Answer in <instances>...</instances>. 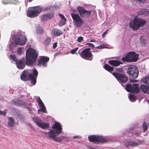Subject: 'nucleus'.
I'll use <instances>...</instances> for the list:
<instances>
[{"mask_svg":"<svg viewBox=\"0 0 149 149\" xmlns=\"http://www.w3.org/2000/svg\"><path fill=\"white\" fill-rule=\"evenodd\" d=\"M53 130H50L47 132H43L45 134V136L48 138H51L55 141H61L60 137L56 138V136L58 135L62 132V128L61 124L58 122L55 121V123L52 126Z\"/></svg>","mask_w":149,"mask_h":149,"instance_id":"nucleus-1","label":"nucleus"},{"mask_svg":"<svg viewBox=\"0 0 149 149\" xmlns=\"http://www.w3.org/2000/svg\"><path fill=\"white\" fill-rule=\"evenodd\" d=\"M13 42L10 40L9 47L10 49H12L15 45H24L27 39L24 35V33L20 31H18L17 33L13 37Z\"/></svg>","mask_w":149,"mask_h":149,"instance_id":"nucleus-2","label":"nucleus"},{"mask_svg":"<svg viewBox=\"0 0 149 149\" xmlns=\"http://www.w3.org/2000/svg\"><path fill=\"white\" fill-rule=\"evenodd\" d=\"M38 54L34 50L29 49L26 52V63L27 65H32L36 61Z\"/></svg>","mask_w":149,"mask_h":149,"instance_id":"nucleus-3","label":"nucleus"},{"mask_svg":"<svg viewBox=\"0 0 149 149\" xmlns=\"http://www.w3.org/2000/svg\"><path fill=\"white\" fill-rule=\"evenodd\" d=\"M146 23V21L144 19L135 17L133 21L130 22L129 26L134 31L137 30L140 27L144 26Z\"/></svg>","mask_w":149,"mask_h":149,"instance_id":"nucleus-4","label":"nucleus"},{"mask_svg":"<svg viewBox=\"0 0 149 149\" xmlns=\"http://www.w3.org/2000/svg\"><path fill=\"white\" fill-rule=\"evenodd\" d=\"M127 72L130 77L134 79L136 78L138 76V68L134 65H128L126 68Z\"/></svg>","mask_w":149,"mask_h":149,"instance_id":"nucleus-5","label":"nucleus"},{"mask_svg":"<svg viewBox=\"0 0 149 149\" xmlns=\"http://www.w3.org/2000/svg\"><path fill=\"white\" fill-rule=\"evenodd\" d=\"M41 10L42 8L40 6L29 8L28 9L27 15L31 18L36 17L41 13Z\"/></svg>","mask_w":149,"mask_h":149,"instance_id":"nucleus-6","label":"nucleus"},{"mask_svg":"<svg viewBox=\"0 0 149 149\" xmlns=\"http://www.w3.org/2000/svg\"><path fill=\"white\" fill-rule=\"evenodd\" d=\"M71 16L73 20L74 25L75 26L79 27L82 26L83 21L77 13H72Z\"/></svg>","mask_w":149,"mask_h":149,"instance_id":"nucleus-7","label":"nucleus"},{"mask_svg":"<svg viewBox=\"0 0 149 149\" xmlns=\"http://www.w3.org/2000/svg\"><path fill=\"white\" fill-rule=\"evenodd\" d=\"M33 120L36 125L42 129H47L49 127V123L43 122L39 118L34 117Z\"/></svg>","mask_w":149,"mask_h":149,"instance_id":"nucleus-8","label":"nucleus"},{"mask_svg":"<svg viewBox=\"0 0 149 149\" xmlns=\"http://www.w3.org/2000/svg\"><path fill=\"white\" fill-rule=\"evenodd\" d=\"M77 10L80 16L82 18H88L91 12V11L86 10L83 7L81 6L77 7Z\"/></svg>","mask_w":149,"mask_h":149,"instance_id":"nucleus-9","label":"nucleus"},{"mask_svg":"<svg viewBox=\"0 0 149 149\" xmlns=\"http://www.w3.org/2000/svg\"><path fill=\"white\" fill-rule=\"evenodd\" d=\"M89 140L91 142H99L101 143H105L107 141L102 136L97 135H92L88 136Z\"/></svg>","mask_w":149,"mask_h":149,"instance_id":"nucleus-10","label":"nucleus"},{"mask_svg":"<svg viewBox=\"0 0 149 149\" xmlns=\"http://www.w3.org/2000/svg\"><path fill=\"white\" fill-rule=\"evenodd\" d=\"M142 141L140 140H137L134 141L131 140H125L123 143V144L127 147L130 146L133 147L137 146L141 144Z\"/></svg>","mask_w":149,"mask_h":149,"instance_id":"nucleus-11","label":"nucleus"},{"mask_svg":"<svg viewBox=\"0 0 149 149\" xmlns=\"http://www.w3.org/2000/svg\"><path fill=\"white\" fill-rule=\"evenodd\" d=\"M81 57L84 59L92 60L93 59V55L90 51H87L86 49H84L80 54Z\"/></svg>","mask_w":149,"mask_h":149,"instance_id":"nucleus-12","label":"nucleus"},{"mask_svg":"<svg viewBox=\"0 0 149 149\" xmlns=\"http://www.w3.org/2000/svg\"><path fill=\"white\" fill-rule=\"evenodd\" d=\"M113 74L119 81H120L122 83H125L128 80L127 77L122 74L115 72L113 73Z\"/></svg>","mask_w":149,"mask_h":149,"instance_id":"nucleus-13","label":"nucleus"},{"mask_svg":"<svg viewBox=\"0 0 149 149\" xmlns=\"http://www.w3.org/2000/svg\"><path fill=\"white\" fill-rule=\"evenodd\" d=\"M49 57L42 56L41 57L38 61V65L39 66H42L44 67H45L47 66V63L49 61Z\"/></svg>","mask_w":149,"mask_h":149,"instance_id":"nucleus-14","label":"nucleus"},{"mask_svg":"<svg viewBox=\"0 0 149 149\" xmlns=\"http://www.w3.org/2000/svg\"><path fill=\"white\" fill-rule=\"evenodd\" d=\"M127 54L130 62H135L138 59L139 55L134 52H129Z\"/></svg>","mask_w":149,"mask_h":149,"instance_id":"nucleus-15","label":"nucleus"},{"mask_svg":"<svg viewBox=\"0 0 149 149\" xmlns=\"http://www.w3.org/2000/svg\"><path fill=\"white\" fill-rule=\"evenodd\" d=\"M38 74V72L36 68L33 70L32 74L29 79L31 80V83L33 85H35L36 83V79Z\"/></svg>","mask_w":149,"mask_h":149,"instance_id":"nucleus-16","label":"nucleus"},{"mask_svg":"<svg viewBox=\"0 0 149 149\" xmlns=\"http://www.w3.org/2000/svg\"><path fill=\"white\" fill-rule=\"evenodd\" d=\"M36 101L38 102V105L40 107V109L38 110V111H41L43 112L46 113V110L45 106L40 99V97H38L36 99Z\"/></svg>","mask_w":149,"mask_h":149,"instance_id":"nucleus-17","label":"nucleus"},{"mask_svg":"<svg viewBox=\"0 0 149 149\" xmlns=\"http://www.w3.org/2000/svg\"><path fill=\"white\" fill-rule=\"evenodd\" d=\"M54 16L53 13H45L41 16V20L42 22L45 21L52 18Z\"/></svg>","mask_w":149,"mask_h":149,"instance_id":"nucleus-18","label":"nucleus"},{"mask_svg":"<svg viewBox=\"0 0 149 149\" xmlns=\"http://www.w3.org/2000/svg\"><path fill=\"white\" fill-rule=\"evenodd\" d=\"M32 74H30L27 71H24L20 76L21 79L24 81H26L29 79Z\"/></svg>","mask_w":149,"mask_h":149,"instance_id":"nucleus-19","label":"nucleus"},{"mask_svg":"<svg viewBox=\"0 0 149 149\" xmlns=\"http://www.w3.org/2000/svg\"><path fill=\"white\" fill-rule=\"evenodd\" d=\"M16 64L17 68L21 69H23L25 66L24 58H22V59H18L16 62Z\"/></svg>","mask_w":149,"mask_h":149,"instance_id":"nucleus-20","label":"nucleus"},{"mask_svg":"<svg viewBox=\"0 0 149 149\" xmlns=\"http://www.w3.org/2000/svg\"><path fill=\"white\" fill-rule=\"evenodd\" d=\"M12 103L14 105L25 107H26V102L21 101L19 100L15 99L12 101Z\"/></svg>","mask_w":149,"mask_h":149,"instance_id":"nucleus-21","label":"nucleus"},{"mask_svg":"<svg viewBox=\"0 0 149 149\" xmlns=\"http://www.w3.org/2000/svg\"><path fill=\"white\" fill-rule=\"evenodd\" d=\"M63 34V32L61 30L53 29L51 31V34L55 36H59Z\"/></svg>","mask_w":149,"mask_h":149,"instance_id":"nucleus-22","label":"nucleus"},{"mask_svg":"<svg viewBox=\"0 0 149 149\" xmlns=\"http://www.w3.org/2000/svg\"><path fill=\"white\" fill-rule=\"evenodd\" d=\"M140 91L139 85L136 84H133L132 90V93H138Z\"/></svg>","mask_w":149,"mask_h":149,"instance_id":"nucleus-23","label":"nucleus"},{"mask_svg":"<svg viewBox=\"0 0 149 149\" xmlns=\"http://www.w3.org/2000/svg\"><path fill=\"white\" fill-rule=\"evenodd\" d=\"M109 63L111 65H112L114 66H117L119 65L122 63L118 61L112 60L109 61Z\"/></svg>","mask_w":149,"mask_h":149,"instance_id":"nucleus-24","label":"nucleus"},{"mask_svg":"<svg viewBox=\"0 0 149 149\" xmlns=\"http://www.w3.org/2000/svg\"><path fill=\"white\" fill-rule=\"evenodd\" d=\"M149 12L146 9H142L138 11L137 14L138 15H146L149 14Z\"/></svg>","mask_w":149,"mask_h":149,"instance_id":"nucleus-25","label":"nucleus"},{"mask_svg":"<svg viewBox=\"0 0 149 149\" xmlns=\"http://www.w3.org/2000/svg\"><path fill=\"white\" fill-rule=\"evenodd\" d=\"M58 8V6L56 5H53V6L49 5L47 6L44 8L45 10H56Z\"/></svg>","mask_w":149,"mask_h":149,"instance_id":"nucleus-26","label":"nucleus"},{"mask_svg":"<svg viewBox=\"0 0 149 149\" xmlns=\"http://www.w3.org/2000/svg\"><path fill=\"white\" fill-rule=\"evenodd\" d=\"M15 125V120L12 117H9L8 118V125L10 127H12Z\"/></svg>","mask_w":149,"mask_h":149,"instance_id":"nucleus-27","label":"nucleus"},{"mask_svg":"<svg viewBox=\"0 0 149 149\" xmlns=\"http://www.w3.org/2000/svg\"><path fill=\"white\" fill-rule=\"evenodd\" d=\"M140 89L141 91L145 93H147L149 91V86H146L145 85H141Z\"/></svg>","mask_w":149,"mask_h":149,"instance_id":"nucleus-28","label":"nucleus"},{"mask_svg":"<svg viewBox=\"0 0 149 149\" xmlns=\"http://www.w3.org/2000/svg\"><path fill=\"white\" fill-rule=\"evenodd\" d=\"M104 68L107 70L111 72L113 70V68L112 67L107 64H105L103 66Z\"/></svg>","mask_w":149,"mask_h":149,"instance_id":"nucleus-29","label":"nucleus"},{"mask_svg":"<svg viewBox=\"0 0 149 149\" xmlns=\"http://www.w3.org/2000/svg\"><path fill=\"white\" fill-rule=\"evenodd\" d=\"M142 82L147 85L149 86V77L146 76L142 80Z\"/></svg>","mask_w":149,"mask_h":149,"instance_id":"nucleus-30","label":"nucleus"},{"mask_svg":"<svg viewBox=\"0 0 149 149\" xmlns=\"http://www.w3.org/2000/svg\"><path fill=\"white\" fill-rule=\"evenodd\" d=\"M132 86L131 84H127L125 88L126 90L129 92H131Z\"/></svg>","mask_w":149,"mask_h":149,"instance_id":"nucleus-31","label":"nucleus"},{"mask_svg":"<svg viewBox=\"0 0 149 149\" xmlns=\"http://www.w3.org/2000/svg\"><path fill=\"white\" fill-rule=\"evenodd\" d=\"M128 97L130 100L131 102H134L136 100V97L134 95L129 94Z\"/></svg>","mask_w":149,"mask_h":149,"instance_id":"nucleus-32","label":"nucleus"},{"mask_svg":"<svg viewBox=\"0 0 149 149\" xmlns=\"http://www.w3.org/2000/svg\"><path fill=\"white\" fill-rule=\"evenodd\" d=\"M36 31L37 33L40 34H42L44 32L43 30L42 29V28L39 25L37 26Z\"/></svg>","mask_w":149,"mask_h":149,"instance_id":"nucleus-33","label":"nucleus"},{"mask_svg":"<svg viewBox=\"0 0 149 149\" xmlns=\"http://www.w3.org/2000/svg\"><path fill=\"white\" fill-rule=\"evenodd\" d=\"M140 42L141 45L142 46H145L146 42V40L144 37L141 36L140 37Z\"/></svg>","mask_w":149,"mask_h":149,"instance_id":"nucleus-34","label":"nucleus"},{"mask_svg":"<svg viewBox=\"0 0 149 149\" xmlns=\"http://www.w3.org/2000/svg\"><path fill=\"white\" fill-rule=\"evenodd\" d=\"M23 51H24V49L22 47H19L17 49V54L19 55L22 54Z\"/></svg>","mask_w":149,"mask_h":149,"instance_id":"nucleus-35","label":"nucleus"},{"mask_svg":"<svg viewBox=\"0 0 149 149\" xmlns=\"http://www.w3.org/2000/svg\"><path fill=\"white\" fill-rule=\"evenodd\" d=\"M142 126L143 130V132L146 131L148 129V127L146 124L145 122H144L142 124Z\"/></svg>","mask_w":149,"mask_h":149,"instance_id":"nucleus-36","label":"nucleus"},{"mask_svg":"<svg viewBox=\"0 0 149 149\" xmlns=\"http://www.w3.org/2000/svg\"><path fill=\"white\" fill-rule=\"evenodd\" d=\"M121 59L123 62H125V61H126L127 62H130L128 60V57L127 56V54L125 57H122L121 58Z\"/></svg>","mask_w":149,"mask_h":149,"instance_id":"nucleus-37","label":"nucleus"},{"mask_svg":"<svg viewBox=\"0 0 149 149\" xmlns=\"http://www.w3.org/2000/svg\"><path fill=\"white\" fill-rule=\"evenodd\" d=\"M51 42V38L49 37H47L45 40V44L48 45L50 44Z\"/></svg>","mask_w":149,"mask_h":149,"instance_id":"nucleus-38","label":"nucleus"},{"mask_svg":"<svg viewBox=\"0 0 149 149\" xmlns=\"http://www.w3.org/2000/svg\"><path fill=\"white\" fill-rule=\"evenodd\" d=\"M10 57L12 60L15 61V62H16L18 60L17 59V58H16L15 55L14 54L13 55H10Z\"/></svg>","mask_w":149,"mask_h":149,"instance_id":"nucleus-39","label":"nucleus"},{"mask_svg":"<svg viewBox=\"0 0 149 149\" xmlns=\"http://www.w3.org/2000/svg\"><path fill=\"white\" fill-rule=\"evenodd\" d=\"M2 3L3 4H7L12 3L11 0H4L2 1Z\"/></svg>","mask_w":149,"mask_h":149,"instance_id":"nucleus-40","label":"nucleus"},{"mask_svg":"<svg viewBox=\"0 0 149 149\" xmlns=\"http://www.w3.org/2000/svg\"><path fill=\"white\" fill-rule=\"evenodd\" d=\"M107 46L105 45H102L100 46L96 47V48L97 49H103L107 48Z\"/></svg>","mask_w":149,"mask_h":149,"instance_id":"nucleus-41","label":"nucleus"},{"mask_svg":"<svg viewBox=\"0 0 149 149\" xmlns=\"http://www.w3.org/2000/svg\"><path fill=\"white\" fill-rule=\"evenodd\" d=\"M66 20V19L62 20L59 24V26H62L64 25L65 23Z\"/></svg>","mask_w":149,"mask_h":149,"instance_id":"nucleus-42","label":"nucleus"},{"mask_svg":"<svg viewBox=\"0 0 149 149\" xmlns=\"http://www.w3.org/2000/svg\"><path fill=\"white\" fill-rule=\"evenodd\" d=\"M78 47H76L73 49L71 50L70 52L72 54H74L75 52L78 50Z\"/></svg>","mask_w":149,"mask_h":149,"instance_id":"nucleus-43","label":"nucleus"},{"mask_svg":"<svg viewBox=\"0 0 149 149\" xmlns=\"http://www.w3.org/2000/svg\"><path fill=\"white\" fill-rule=\"evenodd\" d=\"M6 112L5 110L2 111L0 110V115L4 116L6 115Z\"/></svg>","mask_w":149,"mask_h":149,"instance_id":"nucleus-44","label":"nucleus"},{"mask_svg":"<svg viewBox=\"0 0 149 149\" xmlns=\"http://www.w3.org/2000/svg\"><path fill=\"white\" fill-rule=\"evenodd\" d=\"M59 16L62 19V20H66V19H65V17L62 14L59 13L58 14Z\"/></svg>","mask_w":149,"mask_h":149,"instance_id":"nucleus-45","label":"nucleus"},{"mask_svg":"<svg viewBox=\"0 0 149 149\" xmlns=\"http://www.w3.org/2000/svg\"><path fill=\"white\" fill-rule=\"evenodd\" d=\"M83 40V38L81 36H80L78 38L77 41L79 42H81Z\"/></svg>","mask_w":149,"mask_h":149,"instance_id":"nucleus-46","label":"nucleus"},{"mask_svg":"<svg viewBox=\"0 0 149 149\" xmlns=\"http://www.w3.org/2000/svg\"><path fill=\"white\" fill-rule=\"evenodd\" d=\"M85 45H89L91 47H94V45L91 43H86Z\"/></svg>","mask_w":149,"mask_h":149,"instance_id":"nucleus-47","label":"nucleus"},{"mask_svg":"<svg viewBox=\"0 0 149 149\" xmlns=\"http://www.w3.org/2000/svg\"><path fill=\"white\" fill-rule=\"evenodd\" d=\"M116 70L117 72H123V69L122 68H117Z\"/></svg>","mask_w":149,"mask_h":149,"instance_id":"nucleus-48","label":"nucleus"},{"mask_svg":"<svg viewBox=\"0 0 149 149\" xmlns=\"http://www.w3.org/2000/svg\"><path fill=\"white\" fill-rule=\"evenodd\" d=\"M138 81V80L135 79H130V81L132 82H136Z\"/></svg>","mask_w":149,"mask_h":149,"instance_id":"nucleus-49","label":"nucleus"},{"mask_svg":"<svg viewBox=\"0 0 149 149\" xmlns=\"http://www.w3.org/2000/svg\"><path fill=\"white\" fill-rule=\"evenodd\" d=\"M88 149H99L97 148L91 146H88Z\"/></svg>","mask_w":149,"mask_h":149,"instance_id":"nucleus-50","label":"nucleus"},{"mask_svg":"<svg viewBox=\"0 0 149 149\" xmlns=\"http://www.w3.org/2000/svg\"><path fill=\"white\" fill-rule=\"evenodd\" d=\"M57 46V43L56 42L54 43L53 45V48L54 49Z\"/></svg>","mask_w":149,"mask_h":149,"instance_id":"nucleus-51","label":"nucleus"},{"mask_svg":"<svg viewBox=\"0 0 149 149\" xmlns=\"http://www.w3.org/2000/svg\"><path fill=\"white\" fill-rule=\"evenodd\" d=\"M108 30H107L105 32H104L102 34V36L104 37L107 34L108 32Z\"/></svg>","mask_w":149,"mask_h":149,"instance_id":"nucleus-52","label":"nucleus"},{"mask_svg":"<svg viewBox=\"0 0 149 149\" xmlns=\"http://www.w3.org/2000/svg\"><path fill=\"white\" fill-rule=\"evenodd\" d=\"M134 134L136 136H139L140 135V133L139 132H136L134 133Z\"/></svg>","mask_w":149,"mask_h":149,"instance_id":"nucleus-53","label":"nucleus"},{"mask_svg":"<svg viewBox=\"0 0 149 149\" xmlns=\"http://www.w3.org/2000/svg\"><path fill=\"white\" fill-rule=\"evenodd\" d=\"M96 42V41L95 40H91L90 41V42Z\"/></svg>","mask_w":149,"mask_h":149,"instance_id":"nucleus-54","label":"nucleus"},{"mask_svg":"<svg viewBox=\"0 0 149 149\" xmlns=\"http://www.w3.org/2000/svg\"><path fill=\"white\" fill-rule=\"evenodd\" d=\"M138 1H139L142 2H144L145 1H146V0H138Z\"/></svg>","mask_w":149,"mask_h":149,"instance_id":"nucleus-55","label":"nucleus"},{"mask_svg":"<svg viewBox=\"0 0 149 149\" xmlns=\"http://www.w3.org/2000/svg\"><path fill=\"white\" fill-rule=\"evenodd\" d=\"M85 49H86L87 50V51H89L91 49L89 48H88Z\"/></svg>","mask_w":149,"mask_h":149,"instance_id":"nucleus-56","label":"nucleus"},{"mask_svg":"<svg viewBox=\"0 0 149 149\" xmlns=\"http://www.w3.org/2000/svg\"><path fill=\"white\" fill-rule=\"evenodd\" d=\"M79 136H74V138H77V137H79Z\"/></svg>","mask_w":149,"mask_h":149,"instance_id":"nucleus-57","label":"nucleus"},{"mask_svg":"<svg viewBox=\"0 0 149 149\" xmlns=\"http://www.w3.org/2000/svg\"><path fill=\"white\" fill-rule=\"evenodd\" d=\"M147 101L149 103V99L148 100H147Z\"/></svg>","mask_w":149,"mask_h":149,"instance_id":"nucleus-58","label":"nucleus"}]
</instances>
